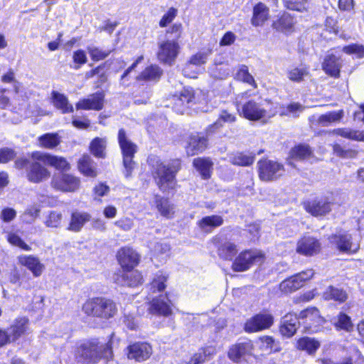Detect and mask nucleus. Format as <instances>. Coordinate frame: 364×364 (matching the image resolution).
<instances>
[{
	"label": "nucleus",
	"instance_id": "f257e3e1",
	"mask_svg": "<svg viewBox=\"0 0 364 364\" xmlns=\"http://www.w3.org/2000/svg\"><path fill=\"white\" fill-rule=\"evenodd\" d=\"M113 345L112 338L104 345L95 337L80 341L74 347L73 357L68 359L67 364H97L100 360L107 364L114 359Z\"/></svg>",
	"mask_w": 364,
	"mask_h": 364
},
{
	"label": "nucleus",
	"instance_id": "f03ea898",
	"mask_svg": "<svg viewBox=\"0 0 364 364\" xmlns=\"http://www.w3.org/2000/svg\"><path fill=\"white\" fill-rule=\"evenodd\" d=\"M147 163L150 167L151 176L161 191L165 193L176 189L177 176L184 166L181 158H172L164 163L156 156H149Z\"/></svg>",
	"mask_w": 364,
	"mask_h": 364
},
{
	"label": "nucleus",
	"instance_id": "7ed1b4c3",
	"mask_svg": "<svg viewBox=\"0 0 364 364\" xmlns=\"http://www.w3.org/2000/svg\"><path fill=\"white\" fill-rule=\"evenodd\" d=\"M81 311L90 319L107 323L116 317L118 306L112 298L95 296L85 299L82 304Z\"/></svg>",
	"mask_w": 364,
	"mask_h": 364
},
{
	"label": "nucleus",
	"instance_id": "20e7f679",
	"mask_svg": "<svg viewBox=\"0 0 364 364\" xmlns=\"http://www.w3.org/2000/svg\"><path fill=\"white\" fill-rule=\"evenodd\" d=\"M249 90L240 92L235 96L233 105L239 115L251 122H257L267 117V110L262 105L253 99Z\"/></svg>",
	"mask_w": 364,
	"mask_h": 364
},
{
	"label": "nucleus",
	"instance_id": "39448f33",
	"mask_svg": "<svg viewBox=\"0 0 364 364\" xmlns=\"http://www.w3.org/2000/svg\"><path fill=\"white\" fill-rule=\"evenodd\" d=\"M265 252L256 248H247L241 250L234 257L231 269L234 272H243L250 269L254 265H261L266 260Z\"/></svg>",
	"mask_w": 364,
	"mask_h": 364
},
{
	"label": "nucleus",
	"instance_id": "423d86ee",
	"mask_svg": "<svg viewBox=\"0 0 364 364\" xmlns=\"http://www.w3.org/2000/svg\"><path fill=\"white\" fill-rule=\"evenodd\" d=\"M34 153L35 151L30 154L31 162L26 157H20L14 161V167L21 170L28 166L26 172L27 179L31 183H39L48 178L50 176V172L43 166L41 160L36 159Z\"/></svg>",
	"mask_w": 364,
	"mask_h": 364
},
{
	"label": "nucleus",
	"instance_id": "0eeeda50",
	"mask_svg": "<svg viewBox=\"0 0 364 364\" xmlns=\"http://www.w3.org/2000/svg\"><path fill=\"white\" fill-rule=\"evenodd\" d=\"M117 141L121 150L122 163L125 169L124 176L129 178L132 176L136 166L134 158L138 151V146L129 139L125 129L123 128L119 129L118 131Z\"/></svg>",
	"mask_w": 364,
	"mask_h": 364
},
{
	"label": "nucleus",
	"instance_id": "6e6552de",
	"mask_svg": "<svg viewBox=\"0 0 364 364\" xmlns=\"http://www.w3.org/2000/svg\"><path fill=\"white\" fill-rule=\"evenodd\" d=\"M297 315L299 320L301 321L303 332L307 334L322 331L327 322L319 309L314 306H309L301 310Z\"/></svg>",
	"mask_w": 364,
	"mask_h": 364
},
{
	"label": "nucleus",
	"instance_id": "1a4fd4ad",
	"mask_svg": "<svg viewBox=\"0 0 364 364\" xmlns=\"http://www.w3.org/2000/svg\"><path fill=\"white\" fill-rule=\"evenodd\" d=\"M258 178L263 182H272L279 179L285 171L284 165L277 160L263 156L257 162Z\"/></svg>",
	"mask_w": 364,
	"mask_h": 364
},
{
	"label": "nucleus",
	"instance_id": "9d476101",
	"mask_svg": "<svg viewBox=\"0 0 364 364\" xmlns=\"http://www.w3.org/2000/svg\"><path fill=\"white\" fill-rule=\"evenodd\" d=\"M318 41L319 43H328L336 39L348 41L352 39L349 32L340 28L338 21L332 16H327L324 21V28L318 33Z\"/></svg>",
	"mask_w": 364,
	"mask_h": 364
},
{
	"label": "nucleus",
	"instance_id": "9b49d317",
	"mask_svg": "<svg viewBox=\"0 0 364 364\" xmlns=\"http://www.w3.org/2000/svg\"><path fill=\"white\" fill-rule=\"evenodd\" d=\"M314 270L312 268L296 273L282 281L279 284V289L286 294L293 293L302 288L308 281L314 277Z\"/></svg>",
	"mask_w": 364,
	"mask_h": 364
},
{
	"label": "nucleus",
	"instance_id": "f8f14e48",
	"mask_svg": "<svg viewBox=\"0 0 364 364\" xmlns=\"http://www.w3.org/2000/svg\"><path fill=\"white\" fill-rule=\"evenodd\" d=\"M274 323V316L266 311L254 314L244 323L243 329L254 333L269 329Z\"/></svg>",
	"mask_w": 364,
	"mask_h": 364
},
{
	"label": "nucleus",
	"instance_id": "ddd939ff",
	"mask_svg": "<svg viewBox=\"0 0 364 364\" xmlns=\"http://www.w3.org/2000/svg\"><path fill=\"white\" fill-rule=\"evenodd\" d=\"M304 210L313 217H324L332 210L333 203L327 197H316L301 203Z\"/></svg>",
	"mask_w": 364,
	"mask_h": 364
},
{
	"label": "nucleus",
	"instance_id": "4468645a",
	"mask_svg": "<svg viewBox=\"0 0 364 364\" xmlns=\"http://www.w3.org/2000/svg\"><path fill=\"white\" fill-rule=\"evenodd\" d=\"M169 293L154 296L148 303L147 311L151 315L169 317L173 314L172 301L168 298Z\"/></svg>",
	"mask_w": 364,
	"mask_h": 364
},
{
	"label": "nucleus",
	"instance_id": "2eb2a0df",
	"mask_svg": "<svg viewBox=\"0 0 364 364\" xmlns=\"http://www.w3.org/2000/svg\"><path fill=\"white\" fill-rule=\"evenodd\" d=\"M116 259L121 269H132L140 263V255L131 246H123L116 252Z\"/></svg>",
	"mask_w": 364,
	"mask_h": 364
},
{
	"label": "nucleus",
	"instance_id": "dca6fc26",
	"mask_svg": "<svg viewBox=\"0 0 364 364\" xmlns=\"http://www.w3.org/2000/svg\"><path fill=\"white\" fill-rule=\"evenodd\" d=\"M320 240L311 235H303L296 242V252L305 257H313L321 252Z\"/></svg>",
	"mask_w": 364,
	"mask_h": 364
},
{
	"label": "nucleus",
	"instance_id": "f3484780",
	"mask_svg": "<svg viewBox=\"0 0 364 364\" xmlns=\"http://www.w3.org/2000/svg\"><path fill=\"white\" fill-rule=\"evenodd\" d=\"M50 185L56 191L75 192L80 188V179L73 174L63 173L59 176H54Z\"/></svg>",
	"mask_w": 364,
	"mask_h": 364
},
{
	"label": "nucleus",
	"instance_id": "a211bd4d",
	"mask_svg": "<svg viewBox=\"0 0 364 364\" xmlns=\"http://www.w3.org/2000/svg\"><path fill=\"white\" fill-rule=\"evenodd\" d=\"M254 349L253 342L250 339L237 341L230 346L227 355L235 363H240Z\"/></svg>",
	"mask_w": 364,
	"mask_h": 364
},
{
	"label": "nucleus",
	"instance_id": "6ab92c4d",
	"mask_svg": "<svg viewBox=\"0 0 364 364\" xmlns=\"http://www.w3.org/2000/svg\"><path fill=\"white\" fill-rule=\"evenodd\" d=\"M209 145V140L207 136L200 133L191 134L184 145V150L188 156H193L203 153Z\"/></svg>",
	"mask_w": 364,
	"mask_h": 364
},
{
	"label": "nucleus",
	"instance_id": "aec40b11",
	"mask_svg": "<svg viewBox=\"0 0 364 364\" xmlns=\"http://www.w3.org/2000/svg\"><path fill=\"white\" fill-rule=\"evenodd\" d=\"M151 345L146 341H136L127 347V356L129 360L136 362H144L152 355Z\"/></svg>",
	"mask_w": 364,
	"mask_h": 364
},
{
	"label": "nucleus",
	"instance_id": "412c9836",
	"mask_svg": "<svg viewBox=\"0 0 364 364\" xmlns=\"http://www.w3.org/2000/svg\"><path fill=\"white\" fill-rule=\"evenodd\" d=\"M298 328L299 317L295 312H288L281 318L278 331L282 338H291L296 334Z\"/></svg>",
	"mask_w": 364,
	"mask_h": 364
},
{
	"label": "nucleus",
	"instance_id": "4be33fe9",
	"mask_svg": "<svg viewBox=\"0 0 364 364\" xmlns=\"http://www.w3.org/2000/svg\"><path fill=\"white\" fill-rule=\"evenodd\" d=\"M195 92L193 89L183 88L173 95L171 99V108L177 113L183 114L190 103L195 100Z\"/></svg>",
	"mask_w": 364,
	"mask_h": 364
},
{
	"label": "nucleus",
	"instance_id": "5701e85b",
	"mask_svg": "<svg viewBox=\"0 0 364 364\" xmlns=\"http://www.w3.org/2000/svg\"><path fill=\"white\" fill-rule=\"evenodd\" d=\"M8 336L11 343L30 333V321L27 316H18L9 326Z\"/></svg>",
	"mask_w": 364,
	"mask_h": 364
},
{
	"label": "nucleus",
	"instance_id": "b1692460",
	"mask_svg": "<svg viewBox=\"0 0 364 364\" xmlns=\"http://www.w3.org/2000/svg\"><path fill=\"white\" fill-rule=\"evenodd\" d=\"M211 53L212 49L208 48L204 50H199L194 55H191L183 68L182 71L184 76L190 78H196L198 73L192 70V66H200L205 64Z\"/></svg>",
	"mask_w": 364,
	"mask_h": 364
},
{
	"label": "nucleus",
	"instance_id": "393cba45",
	"mask_svg": "<svg viewBox=\"0 0 364 364\" xmlns=\"http://www.w3.org/2000/svg\"><path fill=\"white\" fill-rule=\"evenodd\" d=\"M34 156L36 159L41 160L43 164L49 165L61 172L68 171L71 168L70 163L63 156L52 155L39 151H35Z\"/></svg>",
	"mask_w": 364,
	"mask_h": 364
},
{
	"label": "nucleus",
	"instance_id": "a878e982",
	"mask_svg": "<svg viewBox=\"0 0 364 364\" xmlns=\"http://www.w3.org/2000/svg\"><path fill=\"white\" fill-rule=\"evenodd\" d=\"M105 97L104 91H97L90 95L88 98L80 99L75 105L76 109L95 111L102 110L104 107Z\"/></svg>",
	"mask_w": 364,
	"mask_h": 364
},
{
	"label": "nucleus",
	"instance_id": "bb28decb",
	"mask_svg": "<svg viewBox=\"0 0 364 364\" xmlns=\"http://www.w3.org/2000/svg\"><path fill=\"white\" fill-rule=\"evenodd\" d=\"M18 264L30 271L34 277H40L46 267L40 259L33 255H21L17 257Z\"/></svg>",
	"mask_w": 364,
	"mask_h": 364
},
{
	"label": "nucleus",
	"instance_id": "cd10ccee",
	"mask_svg": "<svg viewBox=\"0 0 364 364\" xmlns=\"http://www.w3.org/2000/svg\"><path fill=\"white\" fill-rule=\"evenodd\" d=\"M329 242L334 245L341 252L347 254H355L358 252V247L352 250V237L347 232L333 233L328 237Z\"/></svg>",
	"mask_w": 364,
	"mask_h": 364
},
{
	"label": "nucleus",
	"instance_id": "c85d7f7f",
	"mask_svg": "<svg viewBox=\"0 0 364 364\" xmlns=\"http://www.w3.org/2000/svg\"><path fill=\"white\" fill-rule=\"evenodd\" d=\"M296 21L295 16L287 11H283L273 21L272 27L277 31L291 33L295 31Z\"/></svg>",
	"mask_w": 364,
	"mask_h": 364
},
{
	"label": "nucleus",
	"instance_id": "c756f323",
	"mask_svg": "<svg viewBox=\"0 0 364 364\" xmlns=\"http://www.w3.org/2000/svg\"><path fill=\"white\" fill-rule=\"evenodd\" d=\"M321 347V342L315 337L303 336L296 339L294 348L296 350L304 352L306 354L314 356Z\"/></svg>",
	"mask_w": 364,
	"mask_h": 364
},
{
	"label": "nucleus",
	"instance_id": "7c9ffc66",
	"mask_svg": "<svg viewBox=\"0 0 364 364\" xmlns=\"http://www.w3.org/2000/svg\"><path fill=\"white\" fill-rule=\"evenodd\" d=\"M341 67V58L333 54L326 55L321 63V68L324 73L335 79L340 77Z\"/></svg>",
	"mask_w": 364,
	"mask_h": 364
},
{
	"label": "nucleus",
	"instance_id": "2f4dec72",
	"mask_svg": "<svg viewBox=\"0 0 364 364\" xmlns=\"http://www.w3.org/2000/svg\"><path fill=\"white\" fill-rule=\"evenodd\" d=\"M118 279L122 282L123 285L132 288L138 287L144 282L141 272L135 268L122 270Z\"/></svg>",
	"mask_w": 364,
	"mask_h": 364
},
{
	"label": "nucleus",
	"instance_id": "473e14b6",
	"mask_svg": "<svg viewBox=\"0 0 364 364\" xmlns=\"http://www.w3.org/2000/svg\"><path fill=\"white\" fill-rule=\"evenodd\" d=\"M256 154L248 151H237L229 155V162L235 166L249 167L253 165Z\"/></svg>",
	"mask_w": 364,
	"mask_h": 364
},
{
	"label": "nucleus",
	"instance_id": "72a5a7b5",
	"mask_svg": "<svg viewBox=\"0 0 364 364\" xmlns=\"http://www.w3.org/2000/svg\"><path fill=\"white\" fill-rule=\"evenodd\" d=\"M77 167L79 172L85 177L95 178L98 175L96 164L88 154H83L80 156Z\"/></svg>",
	"mask_w": 364,
	"mask_h": 364
},
{
	"label": "nucleus",
	"instance_id": "f704fd0d",
	"mask_svg": "<svg viewBox=\"0 0 364 364\" xmlns=\"http://www.w3.org/2000/svg\"><path fill=\"white\" fill-rule=\"evenodd\" d=\"M154 204L159 213L166 219H171L174 217V205L168 197L156 194L154 196Z\"/></svg>",
	"mask_w": 364,
	"mask_h": 364
},
{
	"label": "nucleus",
	"instance_id": "c9c22d12",
	"mask_svg": "<svg viewBox=\"0 0 364 364\" xmlns=\"http://www.w3.org/2000/svg\"><path fill=\"white\" fill-rule=\"evenodd\" d=\"M107 139L106 137H94L90 142L88 151L97 159H105L108 156Z\"/></svg>",
	"mask_w": 364,
	"mask_h": 364
},
{
	"label": "nucleus",
	"instance_id": "e433bc0d",
	"mask_svg": "<svg viewBox=\"0 0 364 364\" xmlns=\"http://www.w3.org/2000/svg\"><path fill=\"white\" fill-rule=\"evenodd\" d=\"M269 18V9L263 2L257 3L252 9V15L251 17V24L255 27H261Z\"/></svg>",
	"mask_w": 364,
	"mask_h": 364
},
{
	"label": "nucleus",
	"instance_id": "4c0bfd02",
	"mask_svg": "<svg viewBox=\"0 0 364 364\" xmlns=\"http://www.w3.org/2000/svg\"><path fill=\"white\" fill-rule=\"evenodd\" d=\"M314 156V151L309 144L299 143L291 148L288 160L304 161Z\"/></svg>",
	"mask_w": 364,
	"mask_h": 364
},
{
	"label": "nucleus",
	"instance_id": "58836bf2",
	"mask_svg": "<svg viewBox=\"0 0 364 364\" xmlns=\"http://www.w3.org/2000/svg\"><path fill=\"white\" fill-rule=\"evenodd\" d=\"M92 216L87 212L74 210L70 214V220L66 228L67 230L78 232L83 226L91 220Z\"/></svg>",
	"mask_w": 364,
	"mask_h": 364
},
{
	"label": "nucleus",
	"instance_id": "ea45409f",
	"mask_svg": "<svg viewBox=\"0 0 364 364\" xmlns=\"http://www.w3.org/2000/svg\"><path fill=\"white\" fill-rule=\"evenodd\" d=\"M213 162L210 157H197L193 160V167L200 173L201 178L209 180L213 171Z\"/></svg>",
	"mask_w": 364,
	"mask_h": 364
},
{
	"label": "nucleus",
	"instance_id": "a19ab883",
	"mask_svg": "<svg viewBox=\"0 0 364 364\" xmlns=\"http://www.w3.org/2000/svg\"><path fill=\"white\" fill-rule=\"evenodd\" d=\"M163 70L156 64L149 65L136 76L139 82H157L163 75Z\"/></svg>",
	"mask_w": 364,
	"mask_h": 364
},
{
	"label": "nucleus",
	"instance_id": "79ce46f5",
	"mask_svg": "<svg viewBox=\"0 0 364 364\" xmlns=\"http://www.w3.org/2000/svg\"><path fill=\"white\" fill-rule=\"evenodd\" d=\"M329 134L336 136H341L347 139L364 141V131L353 129L350 128L342 127L336 128L329 131Z\"/></svg>",
	"mask_w": 364,
	"mask_h": 364
},
{
	"label": "nucleus",
	"instance_id": "37998d69",
	"mask_svg": "<svg viewBox=\"0 0 364 364\" xmlns=\"http://www.w3.org/2000/svg\"><path fill=\"white\" fill-rule=\"evenodd\" d=\"M210 70L213 77L217 79L226 78L229 75L227 55L223 56L220 59H215Z\"/></svg>",
	"mask_w": 364,
	"mask_h": 364
},
{
	"label": "nucleus",
	"instance_id": "c03bdc74",
	"mask_svg": "<svg viewBox=\"0 0 364 364\" xmlns=\"http://www.w3.org/2000/svg\"><path fill=\"white\" fill-rule=\"evenodd\" d=\"M38 146L46 149H54L61 143V137L57 132L45 133L38 137Z\"/></svg>",
	"mask_w": 364,
	"mask_h": 364
},
{
	"label": "nucleus",
	"instance_id": "a18cd8bd",
	"mask_svg": "<svg viewBox=\"0 0 364 364\" xmlns=\"http://www.w3.org/2000/svg\"><path fill=\"white\" fill-rule=\"evenodd\" d=\"M323 297L326 301L332 300L338 304H343L347 301L348 294L343 289L330 285L323 292Z\"/></svg>",
	"mask_w": 364,
	"mask_h": 364
},
{
	"label": "nucleus",
	"instance_id": "49530a36",
	"mask_svg": "<svg viewBox=\"0 0 364 364\" xmlns=\"http://www.w3.org/2000/svg\"><path fill=\"white\" fill-rule=\"evenodd\" d=\"M216 353L214 348L210 346L201 347L197 353L193 354L190 360L185 364H203L208 358Z\"/></svg>",
	"mask_w": 364,
	"mask_h": 364
},
{
	"label": "nucleus",
	"instance_id": "de8ad7c7",
	"mask_svg": "<svg viewBox=\"0 0 364 364\" xmlns=\"http://www.w3.org/2000/svg\"><path fill=\"white\" fill-rule=\"evenodd\" d=\"M237 252V245L232 242H225L217 248L219 257L225 261H232Z\"/></svg>",
	"mask_w": 364,
	"mask_h": 364
},
{
	"label": "nucleus",
	"instance_id": "09e8293b",
	"mask_svg": "<svg viewBox=\"0 0 364 364\" xmlns=\"http://www.w3.org/2000/svg\"><path fill=\"white\" fill-rule=\"evenodd\" d=\"M179 47H159L157 53L158 60L169 65H172L178 54Z\"/></svg>",
	"mask_w": 364,
	"mask_h": 364
},
{
	"label": "nucleus",
	"instance_id": "8fccbe9b",
	"mask_svg": "<svg viewBox=\"0 0 364 364\" xmlns=\"http://www.w3.org/2000/svg\"><path fill=\"white\" fill-rule=\"evenodd\" d=\"M224 223L222 216L218 215H212L205 216L198 221V226L201 230H206L208 228L210 230L221 226Z\"/></svg>",
	"mask_w": 364,
	"mask_h": 364
},
{
	"label": "nucleus",
	"instance_id": "3c124183",
	"mask_svg": "<svg viewBox=\"0 0 364 364\" xmlns=\"http://www.w3.org/2000/svg\"><path fill=\"white\" fill-rule=\"evenodd\" d=\"M235 79L237 81L242 82L252 86L254 89L257 88V84L254 77L250 73L248 67L246 65L239 66Z\"/></svg>",
	"mask_w": 364,
	"mask_h": 364
},
{
	"label": "nucleus",
	"instance_id": "603ef678",
	"mask_svg": "<svg viewBox=\"0 0 364 364\" xmlns=\"http://www.w3.org/2000/svg\"><path fill=\"white\" fill-rule=\"evenodd\" d=\"M53 103L54 106L60 109L62 113H70L73 112V107L69 104L68 98L63 94L53 91L52 92Z\"/></svg>",
	"mask_w": 364,
	"mask_h": 364
},
{
	"label": "nucleus",
	"instance_id": "864d4df0",
	"mask_svg": "<svg viewBox=\"0 0 364 364\" xmlns=\"http://www.w3.org/2000/svg\"><path fill=\"white\" fill-rule=\"evenodd\" d=\"M167 281L168 277L159 272L149 284L151 291L154 294L164 291L167 287Z\"/></svg>",
	"mask_w": 364,
	"mask_h": 364
},
{
	"label": "nucleus",
	"instance_id": "5fc2aeb1",
	"mask_svg": "<svg viewBox=\"0 0 364 364\" xmlns=\"http://www.w3.org/2000/svg\"><path fill=\"white\" fill-rule=\"evenodd\" d=\"M343 117L342 109L338 111H330L321 114L318 118V122L323 127H327L330 124L339 122Z\"/></svg>",
	"mask_w": 364,
	"mask_h": 364
},
{
	"label": "nucleus",
	"instance_id": "6e6d98bb",
	"mask_svg": "<svg viewBox=\"0 0 364 364\" xmlns=\"http://www.w3.org/2000/svg\"><path fill=\"white\" fill-rule=\"evenodd\" d=\"M334 326L338 331L351 332L353 330V323L350 316L342 311L337 315V321L335 322Z\"/></svg>",
	"mask_w": 364,
	"mask_h": 364
},
{
	"label": "nucleus",
	"instance_id": "4d7b16f0",
	"mask_svg": "<svg viewBox=\"0 0 364 364\" xmlns=\"http://www.w3.org/2000/svg\"><path fill=\"white\" fill-rule=\"evenodd\" d=\"M332 149L333 153L339 158L341 159H355L358 155V150L354 148L346 149L338 143L332 144Z\"/></svg>",
	"mask_w": 364,
	"mask_h": 364
},
{
	"label": "nucleus",
	"instance_id": "13d9d810",
	"mask_svg": "<svg viewBox=\"0 0 364 364\" xmlns=\"http://www.w3.org/2000/svg\"><path fill=\"white\" fill-rule=\"evenodd\" d=\"M7 242L12 246L17 247L24 251H31V247L26 244L16 232H9L6 235Z\"/></svg>",
	"mask_w": 364,
	"mask_h": 364
},
{
	"label": "nucleus",
	"instance_id": "bf43d9fd",
	"mask_svg": "<svg viewBox=\"0 0 364 364\" xmlns=\"http://www.w3.org/2000/svg\"><path fill=\"white\" fill-rule=\"evenodd\" d=\"M309 73L308 67L294 68L287 72L288 78L295 82L304 80L305 76Z\"/></svg>",
	"mask_w": 364,
	"mask_h": 364
},
{
	"label": "nucleus",
	"instance_id": "052dcab7",
	"mask_svg": "<svg viewBox=\"0 0 364 364\" xmlns=\"http://www.w3.org/2000/svg\"><path fill=\"white\" fill-rule=\"evenodd\" d=\"M283 3L289 10L301 12L308 9V0H283Z\"/></svg>",
	"mask_w": 364,
	"mask_h": 364
},
{
	"label": "nucleus",
	"instance_id": "680f3d73",
	"mask_svg": "<svg viewBox=\"0 0 364 364\" xmlns=\"http://www.w3.org/2000/svg\"><path fill=\"white\" fill-rule=\"evenodd\" d=\"M62 220V214L57 211H50L45 222V224L48 228H58L60 226Z\"/></svg>",
	"mask_w": 364,
	"mask_h": 364
},
{
	"label": "nucleus",
	"instance_id": "e2e57ef3",
	"mask_svg": "<svg viewBox=\"0 0 364 364\" xmlns=\"http://www.w3.org/2000/svg\"><path fill=\"white\" fill-rule=\"evenodd\" d=\"M73 61L74 64L73 68L74 69L77 70L80 68L87 61L85 51L81 49L75 51L73 54Z\"/></svg>",
	"mask_w": 364,
	"mask_h": 364
},
{
	"label": "nucleus",
	"instance_id": "0e129e2a",
	"mask_svg": "<svg viewBox=\"0 0 364 364\" xmlns=\"http://www.w3.org/2000/svg\"><path fill=\"white\" fill-rule=\"evenodd\" d=\"M143 58L144 57L142 55L137 57L135 61L124 71L120 77L121 84L123 85H129L130 80L129 75L130 73L137 66V65L143 60Z\"/></svg>",
	"mask_w": 364,
	"mask_h": 364
},
{
	"label": "nucleus",
	"instance_id": "69168bd1",
	"mask_svg": "<svg viewBox=\"0 0 364 364\" xmlns=\"http://www.w3.org/2000/svg\"><path fill=\"white\" fill-rule=\"evenodd\" d=\"M177 14L176 9L171 7L168 9L166 14L161 17L159 21V26L164 28L173 21Z\"/></svg>",
	"mask_w": 364,
	"mask_h": 364
},
{
	"label": "nucleus",
	"instance_id": "338daca9",
	"mask_svg": "<svg viewBox=\"0 0 364 364\" xmlns=\"http://www.w3.org/2000/svg\"><path fill=\"white\" fill-rule=\"evenodd\" d=\"M16 156V151L8 147L0 149V164H6L12 161Z\"/></svg>",
	"mask_w": 364,
	"mask_h": 364
},
{
	"label": "nucleus",
	"instance_id": "774afa93",
	"mask_svg": "<svg viewBox=\"0 0 364 364\" xmlns=\"http://www.w3.org/2000/svg\"><path fill=\"white\" fill-rule=\"evenodd\" d=\"M218 118L224 124H233L237 121L235 113L231 112L226 109H223L220 111Z\"/></svg>",
	"mask_w": 364,
	"mask_h": 364
}]
</instances>
